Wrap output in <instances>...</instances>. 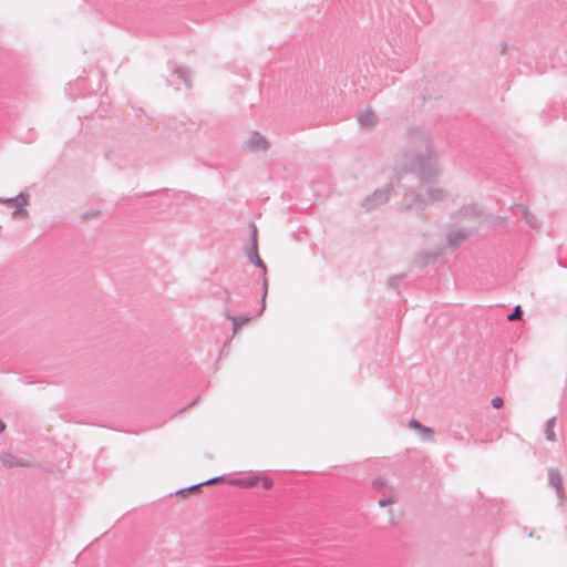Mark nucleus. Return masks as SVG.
Returning a JSON list of instances; mask_svg holds the SVG:
<instances>
[{
    "instance_id": "obj_1",
    "label": "nucleus",
    "mask_w": 567,
    "mask_h": 567,
    "mask_svg": "<svg viewBox=\"0 0 567 567\" xmlns=\"http://www.w3.org/2000/svg\"><path fill=\"white\" fill-rule=\"evenodd\" d=\"M0 202L9 207H13L12 218L16 220L25 219L28 210L24 208L29 204V195L25 193L19 194L17 197L0 199Z\"/></svg>"
},
{
    "instance_id": "obj_2",
    "label": "nucleus",
    "mask_w": 567,
    "mask_h": 567,
    "mask_svg": "<svg viewBox=\"0 0 567 567\" xmlns=\"http://www.w3.org/2000/svg\"><path fill=\"white\" fill-rule=\"evenodd\" d=\"M270 143L268 140L258 132L250 135V154H254L255 158L261 159L268 153Z\"/></svg>"
},
{
    "instance_id": "obj_3",
    "label": "nucleus",
    "mask_w": 567,
    "mask_h": 567,
    "mask_svg": "<svg viewBox=\"0 0 567 567\" xmlns=\"http://www.w3.org/2000/svg\"><path fill=\"white\" fill-rule=\"evenodd\" d=\"M251 487L267 491L272 487V481L262 473L250 474V488Z\"/></svg>"
},
{
    "instance_id": "obj_4",
    "label": "nucleus",
    "mask_w": 567,
    "mask_h": 567,
    "mask_svg": "<svg viewBox=\"0 0 567 567\" xmlns=\"http://www.w3.org/2000/svg\"><path fill=\"white\" fill-rule=\"evenodd\" d=\"M219 482H226L229 485H237L240 487H246L248 484V481L246 478H236L234 476H227V477H215V478L208 480L205 483H203L202 485H210V484H216Z\"/></svg>"
},
{
    "instance_id": "obj_5",
    "label": "nucleus",
    "mask_w": 567,
    "mask_h": 567,
    "mask_svg": "<svg viewBox=\"0 0 567 567\" xmlns=\"http://www.w3.org/2000/svg\"><path fill=\"white\" fill-rule=\"evenodd\" d=\"M517 209H518V213L522 215V217L525 219V221L527 224H529L533 227H538L537 218L532 213V210L529 209L528 206L520 204V205H517Z\"/></svg>"
},
{
    "instance_id": "obj_6",
    "label": "nucleus",
    "mask_w": 567,
    "mask_h": 567,
    "mask_svg": "<svg viewBox=\"0 0 567 567\" xmlns=\"http://www.w3.org/2000/svg\"><path fill=\"white\" fill-rule=\"evenodd\" d=\"M550 484L556 489L558 496L560 498L564 497V485H563V478L559 474H555L550 476Z\"/></svg>"
},
{
    "instance_id": "obj_7",
    "label": "nucleus",
    "mask_w": 567,
    "mask_h": 567,
    "mask_svg": "<svg viewBox=\"0 0 567 567\" xmlns=\"http://www.w3.org/2000/svg\"><path fill=\"white\" fill-rule=\"evenodd\" d=\"M555 425H556L555 419L549 420L546 424L545 435H546V439L550 442L556 441Z\"/></svg>"
},
{
    "instance_id": "obj_8",
    "label": "nucleus",
    "mask_w": 567,
    "mask_h": 567,
    "mask_svg": "<svg viewBox=\"0 0 567 567\" xmlns=\"http://www.w3.org/2000/svg\"><path fill=\"white\" fill-rule=\"evenodd\" d=\"M360 122L364 126H371L377 122L375 114L371 111H367L360 116Z\"/></svg>"
},
{
    "instance_id": "obj_9",
    "label": "nucleus",
    "mask_w": 567,
    "mask_h": 567,
    "mask_svg": "<svg viewBox=\"0 0 567 567\" xmlns=\"http://www.w3.org/2000/svg\"><path fill=\"white\" fill-rule=\"evenodd\" d=\"M174 74L177 76V79H179L186 86L189 84L188 82V76H189V72L187 69L185 68H177L175 71H174Z\"/></svg>"
},
{
    "instance_id": "obj_10",
    "label": "nucleus",
    "mask_w": 567,
    "mask_h": 567,
    "mask_svg": "<svg viewBox=\"0 0 567 567\" xmlns=\"http://www.w3.org/2000/svg\"><path fill=\"white\" fill-rule=\"evenodd\" d=\"M520 315H522V310H520V307H516L515 311L508 316V320L509 321H513V320H517L520 318Z\"/></svg>"
},
{
    "instance_id": "obj_11",
    "label": "nucleus",
    "mask_w": 567,
    "mask_h": 567,
    "mask_svg": "<svg viewBox=\"0 0 567 567\" xmlns=\"http://www.w3.org/2000/svg\"><path fill=\"white\" fill-rule=\"evenodd\" d=\"M503 399L501 396H496L492 400V405L495 408V409H499L501 406H503Z\"/></svg>"
},
{
    "instance_id": "obj_12",
    "label": "nucleus",
    "mask_w": 567,
    "mask_h": 567,
    "mask_svg": "<svg viewBox=\"0 0 567 567\" xmlns=\"http://www.w3.org/2000/svg\"><path fill=\"white\" fill-rule=\"evenodd\" d=\"M245 321H246L245 319H243V320L234 319L235 331L238 330L245 323Z\"/></svg>"
},
{
    "instance_id": "obj_13",
    "label": "nucleus",
    "mask_w": 567,
    "mask_h": 567,
    "mask_svg": "<svg viewBox=\"0 0 567 567\" xmlns=\"http://www.w3.org/2000/svg\"><path fill=\"white\" fill-rule=\"evenodd\" d=\"M390 504H392V501H391V499H381V501L379 502V505H380V506H382V507L388 506V505H390Z\"/></svg>"
},
{
    "instance_id": "obj_14",
    "label": "nucleus",
    "mask_w": 567,
    "mask_h": 567,
    "mask_svg": "<svg viewBox=\"0 0 567 567\" xmlns=\"http://www.w3.org/2000/svg\"><path fill=\"white\" fill-rule=\"evenodd\" d=\"M6 422L0 417V435L6 431Z\"/></svg>"
},
{
    "instance_id": "obj_15",
    "label": "nucleus",
    "mask_w": 567,
    "mask_h": 567,
    "mask_svg": "<svg viewBox=\"0 0 567 567\" xmlns=\"http://www.w3.org/2000/svg\"><path fill=\"white\" fill-rule=\"evenodd\" d=\"M255 259H256V260H255V264H256L257 266H259V267H261V268H265V266H264L262 261L260 260V258H259L257 255L255 256Z\"/></svg>"
},
{
    "instance_id": "obj_16",
    "label": "nucleus",
    "mask_w": 567,
    "mask_h": 567,
    "mask_svg": "<svg viewBox=\"0 0 567 567\" xmlns=\"http://www.w3.org/2000/svg\"><path fill=\"white\" fill-rule=\"evenodd\" d=\"M410 425H411L412 427H415V429H421V427H422V426H421V424H420L419 422H416V421H412V422L410 423Z\"/></svg>"
},
{
    "instance_id": "obj_17",
    "label": "nucleus",
    "mask_w": 567,
    "mask_h": 567,
    "mask_svg": "<svg viewBox=\"0 0 567 567\" xmlns=\"http://www.w3.org/2000/svg\"><path fill=\"white\" fill-rule=\"evenodd\" d=\"M424 432L427 433L429 435L432 433L431 429H424Z\"/></svg>"
}]
</instances>
